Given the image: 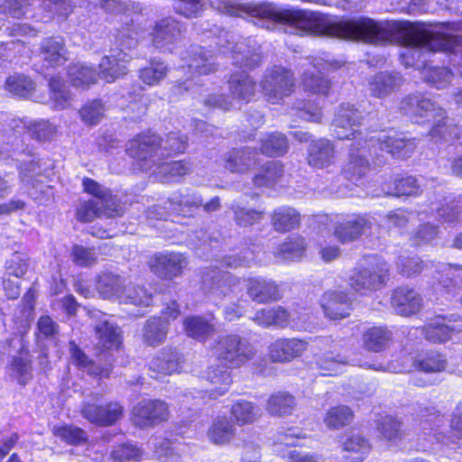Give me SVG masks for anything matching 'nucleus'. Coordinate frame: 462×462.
<instances>
[{
    "instance_id": "55",
    "label": "nucleus",
    "mask_w": 462,
    "mask_h": 462,
    "mask_svg": "<svg viewBox=\"0 0 462 462\" xmlns=\"http://www.w3.org/2000/svg\"><path fill=\"white\" fill-rule=\"evenodd\" d=\"M353 416L352 411L347 406H337L328 411L324 421L328 428L338 429L349 424Z\"/></svg>"
},
{
    "instance_id": "51",
    "label": "nucleus",
    "mask_w": 462,
    "mask_h": 462,
    "mask_svg": "<svg viewBox=\"0 0 462 462\" xmlns=\"http://www.w3.org/2000/svg\"><path fill=\"white\" fill-rule=\"evenodd\" d=\"M305 240L301 236L288 238L278 249V254L285 260H299L305 253Z\"/></svg>"
},
{
    "instance_id": "24",
    "label": "nucleus",
    "mask_w": 462,
    "mask_h": 462,
    "mask_svg": "<svg viewBox=\"0 0 462 462\" xmlns=\"http://www.w3.org/2000/svg\"><path fill=\"white\" fill-rule=\"evenodd\" d=\"M42 60L49 67L60 66L67 60V49L61 37L45 38L40 47Z\"/></svg>"
},
{
    "instance_id": "1",
    "label": "nucleus",
    "mask_w": 462,
    "mask_h": 462,
    "mask_svg": "<svg viewBox=\"0 0 462 462\" xmlns=\"http://www.w3.org/2000/svg\"><path fill=\"white\" fill-rule=\"evenodd\" d=\"M211 3L218 11L232 16L273 17L285 24V31L289 33L333 36L374 44L400 42L408 48L402 56L417 59V62L406 61V66L420 67V59L424 64L427 60L425 56L430 52H456V48L462 44L460 35H445L424 28L402 30L399 23L389 21L375 22L361 18L334 23L320 13L292 9L276 12L266 6L252 5L238 0H211Z\"/></svg>"
},
{
    "instance_id": "49",
    "label": "nucleus",
    "mask_w": 462,
    "mask_h": 462,
    "mask_svg": "<svg viewBox=\"0 0 462 462\" xmlns=\"http://www.w3.org/2000/svg\"><path fill=\"white\" fill-rule=\"evenodd\" d=\"M5 88L14 95L28 97L34 91L35 83L24 75L14 74L6 79Z\"/></svg>"
},
{
    "instance_id": "61",
    "label": "nucleus",
    "mask_w": 462,
    "mask_h": 462,
    "mask_svg": "<svg viewBox=\"0 0 462 462\" xmlns=\"http://www.w3.org/2000/svg\"><path fill=\"white\" fill-rule=\"evenodd\" d=\"M234 220L240 226H250L263 217V211L249 209L240 206H232Z\"/></svg>"
},
{
    "instance_id": "9",
    "label": "nucleus",
    "mask_w": 462,
    "mask_h": 462,
    "mask_svg": "<svg viewBox=\"0 0 462 462\" xmlns=\"http://www.w3.org/2000/svg\"><path fill=\"white\" fill-rule=\"evenodd\" d=\"M362 113L350 104H342L335 113L331 124L334 135L340 139H356L361 134L359 127L363 122Z\"/></svg>"
},
{
    "instance_id": "12",
    "label": "nucleus",
    "mask_w": 462,
    "mask_h": 462,
    "mask_svg": "<svg viewBox=\"0 0 462 462\" xmlns=\"http://www.w3.org/2000/svg\"><path fill=\"white\" fill-rule=\"evenodd\" d=\"M370 217L356 215L337 221L334 226L333 235L342 244H348L359 239L372 228Z\"/></svg>"
},
{
    "instance_id": "7",
    "label": "nucleus",
    "mask_w": 462,
    "mask_h": 462,
    "mask_svg": "<svg viewBox=\"0 0 462 462\" xmlns=\"http://www.w3.org/2000/svg\"><path fill=\"white\" fill-rule=\"evenodd\" d=\"M400 110L416 124L432 123L446 114L445 109L420 94L404 97L401 101Z\"/></svg>"
},
{
    "instance_id": "41",
    "label": "nucleus",
    "mask_w": 462,
    "mask_h": 462,
    "mask_svg": "<svg viewBox=\"0 0 462 462\" xmlns=\"http://www.w3.org/2000/svg\"><path fill=\"white\" fill-rule=\"evenodd\" d=\"M370 449L368 440L358 433L349 435L343 442V450L348 453L346 458L352 462L363 461Z\"/></svg>"
},
{
    "instance_id": "34",
    "label": "nucleus",
    "mask_w": 462,
    "mask_h": 462,
    "mask_svg": "<svg viewBox=\"0 0 462 462\" xmlns=\"http://www.w3.org/2000/svg\"><path fill=\"white\" fill-rule=\"evenodd\" d=\"M431 124L433 125L429 132V136L436 143L452 139L460 140L462 138L458 126L446 114L441 117H438Z\"/></svg>"
},
{
    "instance_id": "14",
    "label": "nucleus",
    "mask_w": 462,
    "mask_h": 462,
    "mask_svg": "<svg viewBox=\"0 0 462 462\" xmlns=\"http://www.w3.org/2000/svg\"><path fill=\"white\" fill-rule=\"evenodd\" d=\"M202 283L213 296H227L234 292L240 280L229 273L218 268L208 269L203 273Z\"/></svg>"
},
{
    "instance_id": "8",
    "label": "nucleus",
    "mask_w": 462,
    "mask_h": 462,
    "mask_svg": "<svg viewBox=\"0 0 462 462\" xmlns=\"http://www.w3.org/2000/svg\"><path fill=\"white\" fill-rule=\"evenodd\" d=\"M216 44L224 54H231L234 64L241 68L253 69L261 61L258 53L244 42H237V37L228 32L218 34Z\"/></svg>"
},
{
    "instance_id": "45",
    "label": "nucleus",
    "mask_w": 462,
    "mask_h": 462,
    "mask_svg": "<svg viewBox=\"0 0 462 462\" xmlns=\"http://www.w3.org/2000/svg\"><path fill=\"white\" fill-rule=\"evenodd\" d=\"M288 149V140L282 133L274 132L269 134L261 140V152L267 156H282L287 152Z\"/></svg>"
},
{
    "instance_id": "50",
    "label": "nucleus",
    "mask_w": 462,
    "mask_h": 462,
    "mask_svg": "<svg viewBox=\"0 0 462 462\" xmlns=\"http://www.w3.org/2000/svg\"><path fill=\"white\" fill-rule=\"evenodd\" d=\"M282 175V166L276 162H267L253 179L255 187H272Z\"/></svg>"
},
{
    "instance_id": "17",
    "label": "nucleus",
    "mask_w": 462,
    "mask_h": 462,
    "mask_svg": "<svg viewBox=\"0 0 462 462\" xmlns=\"http://www.w3.org/2000/svg\"><path fill=\"white\" fill-rule=\"evenodd\" d=\"M247 294L253 301L268 303L281 298L279 285L273 281L263 277L244 280Z\"/></svg>"
},
{
    "instance_id": "43",
    "label": "nucleus",
    "mask_w": 462,
    "mask_h": 462,
    "mask_svg": "<svg viewBox=\"0 0 462 462\" xmlns=\"http://www.w3.org/2000/svg\"><path fill=\"white\" fill-rule=\"evenodd\" d=\"M168 65L159 60H151L149 64L139 70V79L143 83L152 87L159 85L168 75Z\"/></svg>"
},
{
    "instance_id": "47",
    "label": "nucleus",
    "mask_w": 462,
    "mask_h": 462,
    "mask_svg": "<svg viewBox=\"0 0 462 462\" xmlns=\"http://www.w3.org/2000/svg\"><path fill=\"white\" fill-rule=\"evenodd\" d=\"M68 76L76 87L88 88L97 80L96 70L85 64L75 63L69 66Z\"/></svg>"
},
{
    "instance_id": "39",
    "label": "nucleus",
    "mask_w": 462,
    "mask_h": 462,
    "mask_svg": "<svg viewBox=\"0 0 462 462\" xmlns=\"http://www.w3.org/2000/svg\"><path fill=\"white\" fill-rule=\"evenodd\" d=\"M176 213H191L202 206V197L195 192L173 194L166 202Z\"/></svg>"
},
{
    "instance_id": "44",
    "label": "nucleus",
    "mask_w": 462,
    "mask_h": 462,
    "mask_svg": "<svg viewBox=\"0 0 462 462\" xmlns=\"http://www.w3.org/2000/svg\"><path fill=\"white\" fill-rule=\"evenodd\" d=\"M296 403L292 395L285 392L272 394L266 403V411L271 415L283 416L291 413Z\"/></svg>"
},
{
    "instance_id": "22",
    "label": "nucleus",
    "mask_w": 462,
    "mask_h": 462,
    "mask_svg": "<svg viewBox=\"0 0 462 462\" xmlns=\"http://www.w3.org/2000/svg\"><path fill=\"white\" fill-rule=\"evenodd\" d=\"M257 152L250 147L233 149L224 156V167L231 171L244 173L256 165Z\"/></svg>"
},
{
    "instance_id": "53",
    "label": "nucleus",
    "mask_w": 462,
    "mask_h": 462,
    "mask_svg": "<svg viewBox=\"0 0 462 462\" xmlns=\"http://www.w3.org/2000/svg\"><path fill=\"white\" fill-rule=\"evenodd\" d=\"M122 302L147 307L152 301V294L143 286L125 287Z\"/></svg>"
},
{
    "instance_id": "23",
    "label": "nucleus",
    "mask_w": 462,
    "mask_h": 462,
    "mask_svg": "<svg viewBox=\"0 0 462 462\" xmlns=\"http://www.w3.org/2000/svg\"><path fill=\"white\" fill-rule=\"evenodd\" d=\"M402 84V78L399 73L383 71L371 78L368 83V89L372 96L383 98L397 91Z\"/></svg>"
},
{
    "instance_id": "6",
    "label": "nucleus",
    "mask_w": 462,
    "mask_h": 462,
    "mask_svg": "<svg viewBox=\"0 0 462 462\" xmlns=\"http://www.w3.org/2000/svg\"><path fill=\"white\" fill-rule=\"evenodd\" d=\"M260 86L269 102L280 104L295 89L294 73L284 67L273 66L265 70Z\"/></svg>"
},
{
    "instance_id": "2",
    "label": "nucleus",
    "mask_w": 462,
    "mask_h": 462,
    "mask_svg": "<svg viewBox=\"0 0 462 462\" xmlns=\"http://www.w3.org/2000/svg\"><path fill=\"white\" fill-rule=\"evenodd\" d=\"M377 143L380 149L391 153L393 157L403 159L409 157L415 150V143L406 139L402 134L394 130H383L369 139L358 137L350 148L349 156L345 163L342 172L346 179L356 183L365 178L370 171V163L362 153H356V150L372 149Z\"/></svg>"
},
{
    "instance_id": "62",
    "label": "nucleus",
    "mask_w": 462,
    "mask_h": 462,
    "mask_svg": "<svg viewBox=\"0 0 462 462\" xmlns=\"http://www.w3.org/2000/svg\"><path fill=\"white\" fill-rule=\"evenodd\" d=\"M51 99L57 108L63 109L69 106V94L65 83L60 79H51L49 82Z\"/></svg>"
},
{
    "instance_id": "38",
    "label": "nucleus",
    "mask_w": 462,
    "mask_h": 462,
    "mask_svg": "<svg viewBox=\"0 0 462 462\" xmlns=\"http://www.w3.org/2000/svg\"><path fill=\"white\" fill-rule=\"evenodd\" d=\"M69 355L71 363L79 369L86 371L89 374L99 376L108 375L109 371L107 368H103L96 365L73 341L69 343Z\"/></svg>"
},
{
    "instance_id": "31",
    "label": "nucleus",
    "mask_w": 462,
    "mask_h": 462,
    "mask_svg": "<svg viewBox=\"0 0 462 462\" xmlns=\"http://www.w3.org/2000/svg\"><path fill=\"white\" fill-rule=\"evenodd\" d=\"M188 70L190 74L207 75L216 70L210 51L198 46L190 50Z\"/></svg>"
},
{
    "instance_id": "13",
    "label": "nucleus",
    "mask_w": 462,
    "mask_h": 462,
    "mask_svg": "<svg viewBox=\"0 0 462 462\" xmlns=\"http://www.w3.org/2000/svg\"><path fill=\"white\" fill-rule=\"evenodd\" d=\"M253 320L263 328L274 326L282 328L289 326L293 328H302L305 322L301 317L287 311L282 307L258 310Z\"/></svg>"
},
{
    "instance_id": "28",
    "label": "nucleus",
    "mask_w": 462,
    "mask_h": 462,
    "mask_svg": "<svg viewBox=\"0 0 462 462\" xmlns=\"http://www.w3.org/2000/svg\"><path fill=\"white\" fill-rule=\"evenodd\" d=\"M185 334L199 342H205L216 332V325L201 316H189L183 319Z\"/></svg>"
},
{
    "instance_id": "57",
    "label": "nucleus",
    "mask_w": 462,
    "mask_h": 462,
    "mask_svg": "<svg viewBox=\"0 0 462 462\" xmlns=\"http://www.w3.org/2000/svg\"><path fill=\"white\" fill-rule=\"evenodd\" d=\"M76 216L78 220L85 223L91 222L96 217L103 216L108 217L104 212L102 204L97 200L92 199L81 202L77 208Z\"/></svg>"
},
{
    "instance_id": "26",
    "label": "nucleus",
    "mask_w": 462,
    "mask_h": 462,
    "mask_svg": "<svg viewBox=\"0 0 462 462\" xmlns=\"http://www.w3.org/2000/svg\"><path fill=\"white\" fill-rule=\"evenodd\" d=\"M83 187L86 192L95 196L96 199L93 200H97L102 204L104 212L108 217L118 215L119 205L109 189L103 188L97 181L88 178L83 180Z\"/></svg>"
},
{
    "instance_id": "27",
    "label": "nucleus",
    "mask_w": 462,
    "mask_h": 462,
    "mask_svg": "<svg viewBox=\"0 0 462 462\" xmlns=\"http://www.w3.org/2000/svg\"><path fill=\"white\" fill-rule=\"evenodd\" d=\"M308 152V163L319 169L329 166L335 156L334 146L331 142L327 139H319L313 142L310 145Z\"/></svg>"
},
{
    "instance_id": "15",
    "label": "nucleus",
    "mask_w": 462,
    "mask_h": 462,
    "mask_svg": "<svg viewBox=\"0 0 462 462\" xmlns=\"http://www.w3.org/2000/svg\"><path fill=\"white\" fill-rule=\"evenodd\" d=\"M182 32L181 24L172 17H165L157 21L151 33L152 43L156 49L171 50Z\"/></svg>"
},
{
    "instance_id": "64",
    "label": "nucleus",
    "mask_w": 462,
    "mask_h": 462,
    "mask_svg": "<svg viewBox=\"0 0 462 462\" xmlns=\"http://www.w3.org/2000/svg\"><path fill=\"white\" fill-rule=\"evenodd\" d=\"M82 121L87 125H97L105 114V105L101 100L86 104L79 111Z\"/></svg>"
},
{
    "instance_id": "42",
    "label": "nucleus",
    "mask_w": 462,
    "mask_h": 462,
    "mask_svg": "<svg viewBox=\"0 0 462 462\" xmlns=\"http://www.w3.org/2000/svg\"><path fill=\"white\" fill-rule=\"evenodd\" d=\"M392 339V332L383 327H373L363 336L364 346L373 352L383 350Z\"/></svg>"
},
{
    "instance_id": "33",
    "label": "nucleus",
    "mask_w": 462,
    "mask_h": 462,
    "mask_svg": "<svg viewBox=\"0 0 462 462\" xmlns=\"http://www.w3.org/2000/svg\"><path fill=\"white\" fill-rule=\"evenodd\" d=\"M230 413L236 425L245 426L254 423L261 417V409L252 402L239 400L232 404Z\"/></svg>"
},
{
    "instance_id": "46",
    "label": "nucleus",
    "mask_w": 462,
    "mask_h": 462,
    "mask_svg": "<svg viewBox=\"0 0 462 462\" xmlns=\"http://www.w3.org/2000/svg\"><path fill=\"white\" fill-rule=\"evenodd\" d=\"M190 171L189 164L184 161H176L171 162H162L160 161L152 170L162 181H167L171 178L182 177Z\"/></svg>"
},
{
    "instance_id": "63",
    "label": "nucleus",
    "mask_w": 462,
    "mask_h": 462,
    "mask_svg": "<svg viewBox=\"0 0 462 462\" xmlns=\"http://www.w3.org/2000/svg\"><path fill=\"white\" fill-rule=\"evenodd\" d=\"M101 396L99 394H92L88 400L82 402L80 408L81 415L89 422L96 424V422L105 421L104 418L100 416V409L102 405H99Z\"/></svg>"
},
{
    "instance_id": "10",
    "label": "nucleus",
    "mask_w": 462,
    "mask_h": 462,
    "mask_svg": "<svg viewBox=\"0 0 462 462\" xmlns=\"http://www.w3.org/2000/svg\"><path fill=\"white\" fill-rule=\"evenodd\" d=\"M168 404L161 400H143L132 411V420L140 429H147L168 420Z\"/></svg>"
},
{
    "instance_id": "36",
    "label": "nucleus",
    "mask_w": 462,
    "mask_h": 462,
    "mask_svg": "<svg viewBox=\"0 0 462 462\" xmlns=\"http://www.w3.org/2000/svg\"><path fill=\"white\" fill-rule=\"evenodd\" d=\"M236 428L226 417H217L208 430L209 439L217 445L229 443L236 436Z\"/></svg>"
},
{
    "instance_id": "40",
    "label": "nucleus",
    "mask_w": 462,
    "mask_h": 462,
    "mask_svg": "<svg viewBox=\"0 0 462 462\" xmlns=\"http://www.w3.org/2000/svg\"><path fill=\"white\" fill-rule=\"evenodd\" d=\"M169 323L161 318L149 319L143 329V341L149 346H156L164 341L168 333Z\"/></svg>"
},
{
    "instance_id": "18",
    "label": "nucleus",
    "mask_w": 462,
    "mask_h": 462,
    "mask_svg": "<svg viewBox=\"0 0 462 462\" xmlns=\"http://www.w3.org/2000/svg\"><path fill=\"white\" fill-rule=\"evenodd\" d=\"M131 57L122 50L111 51L109 55L104 56L99 62V76L106 82H113L128 72L127 64Z\"/></svg>"
},
{
    "instance_id": "35",
    "label": "nucleus",
    "mask_w": 462,
    "mask_h": 462,
    "mask_svg": "<svg viewBox=\"0 0 462 462\" xmlns=\"http://www.w3.org/2000/svg\"><path fill=\"white\" fill-rule=\"evenodd\" d=\"M321 64H313L312 69H305L301 75V85L306 91L327 95L330 88V82L323 77L318 69Z\"/></svg>"
},
{
    "instance_id": "59",
    "label": "nucleus",
    "mask_w": 462,
    "mask_h": 462,
    "mask_svg": "<svg viewBox=\"0 0 462 462\" xmlns=\"http://www.w3.org/2000/svg\"><path fill=\"white\" fill-rule=\"evenodd\" d=\"M187 147V136L180 132L170 133L164 140L162 139L164 158L171 153L184 152Z\"/></svg>"
},
{
    "instance_id": "4",
    "label": "nucleus",
    "mask_w": 462,
    "mask_h": 462,
    "mask_svg": "<svg viewBox=\"0 0 462 462\" xmlns=\"http://www.w3.org/2000/svg\"><path fill=\"white\" fill-rule=\"evenodd\" d=\"M365 261L367 265L353 269L347 279L350 288L362 295L380 289L388 273L385 263L378 257L368 256Z\"/></svg>"
},
{
    "instance_id": "20",
    "label": "nucleus",
    "mask_w": 462,
    "mask_h": 462,
    "mask_svg": "<svg viewBox=\"0 0 462 462\" xmlns=\"http://www.w3.org/2000/svg\"><path fill=\"white\" fill-rule=\"evenodd\" d=\"M321 307L329 319H342L349 316L351 301L346 292L329 291L323 294Z\"/></svg>"
},
{
    "instance_id": "56",
    "label": "nucleus",
    "mask_w": 462,
    "mask_h": 462,
    "mask_svg": "<svg viewBox=\"0 0 462 462\" xmlns=\"http://www.w3.org/2000/svg\"><path fill=\"white\" fill-rule=\"evenodd\" d=\"M70 257L72 262L80 267H91L97 263V253L93 247H85L75 245L71 248Z\"/></svg>"
},
{
    "instance_id": "58",
    "label": "nucleus",
    "mask_w": 462,
    "mask_h": 462,
    "mask_svg": "<svg viewBox=\"0 0 462 462\" xmlns=\"http://www.w3.org/2000/svg\"><path fill=\"white\" fill-rule=\"evenodd\" d=\"M53 434L69 444L79 445L87 440L86 432L79 427L64 425L53 428Z\"/></svg>"
},
{
    "instance_id": "21",
    "label": "nucleus",
    "mask_w": 462,
    "mask_h": 462,
    "mask_svg": "<svg viewBox=\"0 0 462 462\" xmlns=\"http://www.w3.org/2000/svg\"><path fill=\"white\" fill-rule=\"evenodd\" d=\"M462 330V319L452 320L438 318L424 328L427 340L432 343H443L452 338V336Z\"/></svg>"
},
{
    "instance_id": "29",
    "label": "nucleus",
    "mask_w": 462,
    "mask_h": 462,
    "mask_svg": "<svg viewBox=\"0 0 462 462\" xmlns=\"http://www.w3.org/2000/svg\"><path fill=\"white\" fill-rule=\"evenodd\" d=\"M271 224L277 232H289L300 224V214L289 206L276 208L271 215Z\"/></svg>"
},
{
    "instance_id": "54",
    "label": "nucleus",
    "mask_w": 462,
    "mask_h": 462,
    "mask_svg": "<svg viewBox=\"0 0 462 462\" xmlns=\"http://www.w3.org/2000/svg\"><path fill=\"white\" fill-rule=\"evenodd\" d=\"M347 365L345 356L337 355L334 356L332 354L327 353L319 356L317 360V365L326 375H336L342 373L344 367Z\"/></svg>"
},
{
    "instance_id": "19",
    "label": "nucleus",
    "mask_w": 462,
    "mask_h": 462,
    "mask_svg": "<svg viewBox=\"0 0 462 462\" xmlns=\"http://www.w3.org/2000/svg\"><path fill=\"white\" fill-rule=\"evenodd\" d=\"M391 304L397 314L410 316L420 310L422 298L412 288L402 286L393 291Z\"/></svg>"
},
{
    "instance_id": "11",
    "label": "nucleus",
    "mask_w": 462,
    "mask_h": 462,
    "mask_svg": "<svg viewBox=\"0 0 462 462\" xmlns=\"http://www.w3.org/2000/svg\"><path fill=\"white\" fill-rule=\"evenodd\" d=\"M188 264L187 256L177 252L158 253L150 261V267L153 273L160 278L171 281L180 277Z\"/></svg>"
},
{
    "instance_id": "60",
    "label": "nucleus",
    "mask_w": 462,
    "mask_h": 462,
    "mask_svg": "<svg viewBox=\"0 0 462 462\" xmlns=\"http://www.w3.org/2000/svg\"><path fill=\"white\" fill-rule=\"evenodd\" d=\"M418 367L427 373L443 371L447 366V360L439 353H427L417 360Z\"/></svg>"
},
{
    "instance_id": "30",
    "label": "nucleus",
    "mask_w": 462,
    "mask_h": 462,
    "mask_svg": "<svg viewBox=\"0 0 462 462\" xmlns=\"http://www.w3.org/2000/svg\"><path fill=\"white\" fill-rule=\"evenodd\" d=\"M149 368L155 373L153 377H157L159 374L166 375L177 373L180 369L179 355L171 349H163L151 360Z\"/></svg>"
},
{
    "instance_id": "48",
    "label": "nucleus",
    "mask_w": 462,
    "mask_h": 462,
    "mask_svg": "<svg viewBox=\"0 0 462 462\" xmlns=\"http://www.w3.org/2000/svg\"><path fill=\"white\" fill-rule=\"evenodd\" d=\"M96 337L104 347L117 348L120 345V335L117 327L107 320H101L95 326Z\"/></svg>"
},
{
    "instance_id": "37",
    "label": "nucleus",
    "mask_w": 462,
    "mask_h": 462,
    "mask_svg": "<svg viewBox=\"0 0 462 462\" xmlns=\"http://www.w3.org/2000/svg\"><path fill=\"white\" fill-rule=\"evenodd\" d=\"M228 83L230 93L238 99L249 100L256 90L255 81L245 72L232 74Z\"/></svg>"
},
{
    "instance_id": "16",
    "label": "nucleus",
    "mask_w": 462,
    "mask_h": 462,
    "mask_svg": "<svg viewBox=\"0 0 462 462\" xmlns=\"http://www.w3.org/2000/svg\"><path fill=\"white\" fill-rule=\"evenodd\" d=\"M309 343L297 337L278 338L269 346V356L273 362H291L300 356L307 349Z\"/></svg>"
},
{
    "instance_id": "52",
    "label": "nucleus",
    "mask_w": 462,
    "mask_h": 462,
    "mask_svg": "<svg viewBox=\"0 0 462 462\" xmlns=\"http://www.w3.org/2000/svg\"><path fill=\"white\" fill-rule=\"evenodd\" d=\"M422 74L425 81L433 85L437 88H444L449 85L453 78L452 72L447 68H427L422 69Z\"/></svg>"
},
{
    "instance_id": "25",
    "label": "nucleus",
    "mask_w": 462,
    "mask_h": 462,
    "mask_svg": "<svg viewBox=\"0 0 462 462\" xmlns=\"http://www.w3.org/2000/svg\"><path fill=\"white\" fill-rule=\"evenodd\" d=\"M125 287V279L113 273H102L97 278V291L106 299L117 298L121 300Z\"/></svg>"
},
{
    "instance_id": "32",
    "label": "nucleus",
    "mask_w": 462,
    "mask_h": 462,
    "mask_svg": "<svg viewBox=\"0 0 462 462\" xmlns=\"http://www.w3.org/2000/svg\"><path fill=\"white\" fill-rule=\"evenodd\" d=\"M231 369L220 364L208 366L205 372V378L215 387L218 396L224 395L233 383Z\"/></svg>"
},
{
    "instance_id": "5",
    "label": "nucleus",
    "mask_w": 462,
    "mask_h": 462,
    "mask_svg": "<svg viewBox=\"0 0 462 462\" xmlns=\"http://www.w3.org/2000/svg\"><path fill=\"white\" fill-rule=\"evenodd\" d=\"M126 152L144 171H152L160 161L164 159L162 138L155 134H143L135 136L128 142Z\"/></svg>"
},
{
    "instance_id": "3",
    "label": "nucleus",
    "mask_w": 462,
    "mask_h": 462,
    "mask_svg": "<svg viewBox=\"0 0 462 462\" xmlns=\"http://www.w3.org/2000/svg\"><path fill=\"white\" fill-rule=\"evenodd\" d=\"M212 354L222 365L231 368H238L251 360L256 351L245 339L238 335L218 337L212 347Z\"/></svg>"
}]
</instances>
